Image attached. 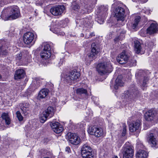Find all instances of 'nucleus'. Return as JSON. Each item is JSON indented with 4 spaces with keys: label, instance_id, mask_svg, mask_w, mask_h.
I'll use <instances>...</instances> for the list:
<instances>
[{
    "label": "nucleus",
    "instance_id": "nucleus-1",
    "mask_svg": "<svg viewBox=\"0 0 158 158\" xmlns=\"http://www.w3.org/2000/svg\"><path fill=\"white\" fill-rule=\"evenodd\" d=\"M20 15L19 8L16 6L8 7L3 10L1 15L5 20H11L17 19Z\"/></svg>",
    "mask_w": 158,
    "mask_h": 158
},
{
    "label": "nucleus",
    "instance_id": "nucleus-2",
    "mask_svg": "<svg viewBox=\"0 0 158 158\" xmlns=\"http://www.w3.org/2000/svg\"><path fill=\"white\" fill-rule=\"evenodd\" d=\"M113 70L112 65L110 61L101 62L97 65L96 70L99 74L103 75L107 73H110Z\"/></svg>",
    "mask_w": 158,
    "mask_h": 158
},
{
    "label": "nucleus",
    "instance_id": "nucleus-3",
    "mask_svg": "<svg viewBox=\"0 0 158 158\" xmlns=\"http://www.w3.org/2000/svg\"><path fill=\"white\" fill-rule=\"evenodd\" d=\"M42 51L40 53V56L43 60L48 59L51 56V47L50 45L47 43L42 44Z\"/></svg>",
    "mask_w": 158,
    "mask_h": 158
},
{
    "label": "nucleus",
    "instance_id": "nucleus-4",
    "mask_svg": "<svg viewBox=\"0 0 158 158\" xmlns=\"http://www.w3.org/2000/svg\"><path fill=\"white\" fill-rule=\"evenodd\" d=\"M54 114V110L53 107L49 106L43 112L40 118V122L44 123L47 120L52 117Z\"/></svg>",
    "mask_w": 158,
    "mask_h": 158
},
{
    "label": "nucleus",
    "instance_id": "nucleus-5",
    "mask_svg": "<svg viewBox=\"0 0 158 158\" xmlns=\"http://www.w3.org/2000/svg\"><path fill=\"white\" fill-rule=\"evenodd\" d=\"M130 56V54L128 52L123 51L117 57V61L121 64L126 63L127 62Z\"/></svg>",
    "mask_w": 158,
    "mask_h": 158
},
{
    "label": "nucleus",
    "instance_id": "nucleus-6",
    "mask_svg": "<svg viewBox=\"0 0 158 158\" xmlns=\"http://www.w3.org/2000/svg\"><path fill=\"white\" fill-rule=\"evenodd\" d=\"M63 5H57L52 6L50 9V12L53 15H61L65 9Z\"/></svg>",
    "mask_w": 158,
    "mask_h": 158
},
{
    "label": "nucleus",
    "instance_id": "nucleus-7",
    "mask_svg": "<svg viewBox=\"0 0 158 158\" xmlns=\"http://www.w3.org/2000/svg\"><path fill=\"white\" fill-rule=\"evenodd\" d=\"M66 137L70 142L74 145H77L80 142V137L75 133L69 132L67 135Z\"/></svg>",
    "mask_w": 158,
    "mask_h": 158
},
{
    "label": "nucleus",
    "instance_id": "nucleus-8",
    "mask_svg": "<svg viewBox=\"0 0 158 158\" xmlns=\"http://www.w3.org/2000/svg\"><path fill=\"white\" fill-rule=\"evenodd\" d=\"M108 10L107 6H101L99 7V10L98 12L99 16L102 17V19L100 20V17H98V22L100 24H102L104 20L107 15V11Z\"/></svg>",
    "mask_w": 158,
    "mask_h": 158
},
{
    "label": "nucleus",
    "instance_id": "nucleus-9",
    "mask_svg": "<svg viewBox=\"0 0 158 158\" xmlns=\"http://www.w3.org/2000/svg\"><path fill=\"white\" fill-rule=\"evenodd\" d=\"M34 38V35L32 32L30 31L27 32L24 34L23 37V40L26 44H33L35 41Z\"/></svg>",
    "mask_w": 158,
    "mask_h": 158
},
{
    "label": "nucleus",
    "instance_id": "nucleus-10",
    "mask_svg": "<svg viewBox=\"0 0 158 158\" xmlns=\"http://www.w3.org/2000/svg\"><path fill=\"white\" fill-rule=\"evenodd\" d=\"M80 76L79 73L76 70H72L64 76V78L68 81H74L78 79Z\"/></svg>",
    "mask_w": 158,
    "mask_h": 158
},
{
    "label": "nucleus",
    "instance_id": "nucleus-11",
    "mask_svg": "<svg viewBox=\"0 0 158 158\" xmlns=\"http://www.w3.org/2000/svg\"><path fill=\"white\" fill-rule=\"evenodd\" d=\"M88 131L89 134L94 135L97 137H100L103 134L102 129L97 127L95 126L89 127Z\"/></svg>",
    "mask_w": 158,
    "mask_h": 158
},
{
    "label": "nucleus",
    "instance_id": "nucleus-12",
    "mask_svg": "<svg viewBox=\"0 0 158 158\" xmlns=\"http://www.w3.org/2000/svg\"><path fill=\"white\" fill-rule=\"evenodd\" d=\"M123 158H132L134 155L133 147L130 146L124 147L122 152Z\"/></svg>",
    "mask_w": 158,
    "mask_h": 158
},
{
    "label": "nucleus",
    "instance_id": "nucleus-13",
    "mask_svg": "<svg viewBox=\"0 0 158 158\" xmlns=\"http://www.w3.org/2000/svg\"><path fill=\"white\" fill-rule=\"evenodd\" d=\"M91 48L92 49L90 53L88 55V58L90 62L96 57L98 52V46L95 43L92 44Z\"/></svg>",
    "mask_w": 158,
    "mask_h": 158
},
{
    "label": "nucleus",
    "instance_id": "nucleus-14",
    "mask_svg": "<svg viewBox=\"0 0 158 158\" xmlns=\"http://www.w3.org/2000/svg\"><path fill=\"white\" fill-rule=\"evenodd\" d=\"M115 15L117 18L118 20H121L122 21L124 20L125 15V10L124 9L118 6L115 11Z\"/></svg>",
    "mask_w": 158,
    "mask_h": 158
},
{
    "label": "nucleus",
    "instance_id": "nucleus-15",
    "mask_svg": "<svg viewBox=\"0 0 158 158\" xmlns=\"http://www.w3.org/2000/svg\"><path fill=\"white\" fill-rule=\"evenodd\" d=\"M135 77L138 79H143L142 85L145 87L148 82L149 78L147 76H145L144 72L139 71L135 74Z\"/></svg>",
    "mask_w": 158,
    "mask_h": 158
},
{
    "label": "nucleus",
    "instance_id": "nucleus-16",
    "mask_svg": "<svg viewBox=\"0 0 158 158\" xmlns=\"http://www.w3.org/2000/svg\"><path fill=\"white\" fill-rule=\"evenodd\" d=\"M144 116L146 120L148 121L156 119L158 117L157 113L152 110H149L145 113Z\"/></svg>",
    "mask_w": 158,
    "mask_h": 158
},
{
    "label": "nucleus",
    "instance_id": "nucleus-17",
    "mask_svg": "<svg viewBox=\"0 0 158 158\" xmlns=\"http://www.w3.org/2000/svg\"><path fill=\"white\" fill-rule=\"evenodd\" d=\"M50 125L54 131L57 134L60 133L63 131L62 126L58 122H51Z\"/></svg>",
    "mask_w": 158,
    "mask_h": 158
},
{
    "label": "nucleus",
    "instance_id": "nucleus-18",
    "mask_svg": "<svg viewBox=\"0 0 158 158\" xmlns=\"http://www.w3.org/2000/svg\"><path fill=\"white\" fill-rule=\"evenodd\" d=\"M140 121L139 120H137L130 124L129 130L131 132H134L136 130H139L140 128Z\"/></svg>",
    "mask_w": 158,
    "mask_h": 158
},
{
    "label": "nucleus",
    "instance_id": "nucleus-19",
    "mask_svg": "<svg viewBox=\"0 0 158 158\" xmlns=\"http://www.w3.org/2000/svg\"><path fill=\"white\" fill-rule=\"evenodd\" d=\"M148 141L152 147H155L157 145V140L156 137L153 133L150 134L148 136Z\"/></svg>",
    "mask_w": 158,
    "mask_h": 158
},
{
    "label": "nucleus",
    "instance_id": "nucleus-20",
    "mask_svg": "<svg viewBox=\"0 0 158 158\" xmlns=\"http://www.w3.org/2000/svg\"><path fill=\"white\" fill-rule=\"evenodd\" d=\"M19 106L24 115L25 116H27L29 112V104L27 103H20L19 104Z\"/></svg>",
    "mask_w": 158,
    "mask_h": 158
},
{
    "label": "nucleus",
    "instance_id": "nucleus-21",
    "mask_svg": "<svg viewBox=\"0 0 158 158\" xmlns=\"http://www.w3.org/2000/svg\"><path fill=\"white\" fill-rule=\"evenodd\" d=\"M25 76V72L23 69H19L17 70L15 72L14 78L15 80L23 78Z\"/></svg>",
    "mask_w": 158,
    "mask_h": 158
},
{
    "label": "nucleus",
    "instance_id": "nucleus-22",
    "mask_svg": "<svg viewBox=\"0 0 158 158\" xmlns=\"http://www.w3.org/2000/svg\"><path fill=\"white\" fill-rule=\"evenodd\" d=\"M158 30L157 24L154 23H152L150 27L147 29V33L150 34H153Z\"/></svg>",
    "mask_w": 158,
    "mask_h": 158
},
{
    "label": "nucleus",
    "instance_id": "nucleus-23",
    "mask_svg": "<svg viewBox=\"0 0 158 158\" xmlns=\"http://www.w3.org/2000/svg\"><path fill=\"white\" fill-rule=\"evenodd\" d=\"M148 156V153L144 150H139L136 154V158H147Z\"/></svg>",
    "mask_w": 158,
    "mask_h": 158
},
{
    "label": "nucleus",
    "instance_id": "nucleus-24",
    "mask_svg": "<svg viewBox=\"0 0 158 158\" xmlns=\"http://www.w3.org/2000/svg\"><path fill=\"white\" fill-rule=\"evenodd\" d=\"M92 7L90 5L86 4L84 6V7H81V11L80 12L82 14L89 13L92 11Z\"/></svg>",
    "mask_w": 158,
    "mask_h": 158
},
{
    "label": "nucleus",
    "instance_id": "nucleus-25",
    "mask_svg": "<svg viewBox=\"0 0 158 158\" xmlns=\"http://www.w3.org/2000/svg\"><path fill=\"white\" fill-rule=\"evenodd\" d=\"M81 154L83 153H89L92 152L91 147L87 144H84L81 149Z\"/></svg>",
    "mask_w": 158,
    "mask_h": 158
},
{
    "label": "nucleus",
    "instance_id": "nucleus-26",
    "mask_svg": "<svg viewBox=\"0 0 158 158\" xmlns=\"http://www.w3.org/2000/svg\"><path fill=\"white\" fill-rule=\"evenodd\" d=\"M123 82L121 80V76H119L116 79L114 88L115 89H117L119 86H123Z\"/></svg>",
    "mask_w": 158,
    "mask_h": 158
},
{
    "label": "nucleus",
    "instance_id": "nucleus-27",
    "mask_svg": "<svg viewBox=\"0 0 158 158\" xmlns=\"http://www.w3.org/2000/svg\"><path fill=\"white\" fill-rule=\"evenodd\" d=\"M49 90L47 89H41L39 92L38 97L39 98L43 99L45 98L48 94Z\"/></svg>",
    "mask_w": 158,
    "mask_h": 158
},
{
    "label": "nucleus",
    "instance_id": "nucleus-28",
    "mask_svg": "<svg viewBox=\"0 0 158 158\" xmlns=\"http://www.w3.org/2000/svg\"><path fill=\"white\" fill-rule=\"evenodd\" d=\"M141 49V47L140 43L138 40L135 41H134V50L135 52L137 54L139 53Z\"/></svg>",
    "mask_w": 158,
    "mask_h": 158
},
{
    "label": "nucleus",
    "instance_id": "nucleus-29",
    "mask_svg": "<svg viewBox=\"0 0 158 158\" xmlns=\"http://www.w3.org/2000/svg\"><path fill=\"white\" fill-rule=\"evenodd\" d=\"M2 117L3 120H5L6 125H9L10 124V119L8 113H3L2 115Z\"/></svg>",
    "mask_w": 158,
    "mask_h": 158
},
{
    "label": "nucleus",
    "instance_id": "nucleus-30",
    "mask_svg": "<svg viewBox=\"0 0 158 158\" xmlns=\"http://www.w3.org/2000/svg\"><path fill=\"white\" fill-rule=\"evenodd\" d=\"M8 46L7 44H5V45H3L0 48V54L3 56H6L8 54V52L7 49Z\"/></svg>",
    "mask_w": 158,
    "mask_h": 158
},
{
    "label": "nucleus",
    "instance_id": "nucleus-31",
    "mask_svg": "<svg viewBox=\"0 0 158 158\" xmlns=\"http://www.w3.org/2000/svg\"><path fill=\"white\" fill-rule=\"evenodd\" d=\"M140 17L139 16H136L135 17L132 26V27L133 29H135L136 27L140 21Z\"/></svg>",
    "mask_w": 158,
    "mask_h": 158
},
{
    "label": "nucleus",
    "instance_id": "nucleus-32",
    "mask_svg": "<svg viewBox=\"0 0 158 158\" xmlns=\"http://www.w3.org/2000/svg\"><path fill=\"white\" fill-rule=\"evenodd\" d=\"M51 30L54 33L57 34L58 35H63L64 33L63 32H60V30L57 28L53 27V28H50Z\"/></svg>",
    "mask_w": 158,
    "mask_h": 158
},
{
    "label": "nucleus",
    "instance_id": "nucleus-33",
    "mask_svg": "<svg viewBox=\"0 0 158 158\" xmlns=\"http://www.w3.org/2000/svg\"><path fill=\"white\" fill-rule=\"evenodd\" d=\"M40 80L37 78H35L33 80L32 83V85L34 86L35 88H38L40 85Z\"/></svg>",
    "mask_w": 158,
    "mask_h": 158
},
{
    "label": "nucleus",
    "instance_id": "nucleus-34",
    "mask_svg": "<svg viewBox=\"0 0 158 158\" xmlns=\"http://www.w3.org/2000/svg\"><path fill=\"white\" fill-rule=\"evenodd\" d=\"M26 56L24 55V52H20L16 55V59L18 61H20L21 59L26 57Z\"/></svg>",
    "mask_w": 158,
    "mask_h": 158
},
{
    "label": "nucleus",
    "instance_id": "nucleus-35",
    "mask_svg": "<svg viewBox=\"0 0 158 158\" xmlns=\"http://www.w3.org/2000/svg\"><path fill=\"white\" fill-rule=\"evenodd\" d=\"M76 91L77 93L78 94H86L87 93V90L83 88H78L76 89Z\"/></svg>",
    "mask_w": 158,
    "mask_h": 158
},
{
    "label": "nucleus",
    "instance_id": "nucleus-36",
    "mask_svg": "<svg viewBox=\"0 0 158 158\" xmlns=\"http://www.w3.org/2000/svg\"><path fill=\"white\" fill-rule=\"evenodd\" d=\"M83 158H94V155L92 153V152L89 153H83L81 154Z\"/></svg>",
    "mask_w": 158,
    "mask_h": 158
},
{
    "label": "nucleus",
    "instance_id": "nucleus-37",
    "mask_svg": "<svg viewBox=\"0 0 158 158\" xmlns=\"http://www.w3.org/2000/svg\"><path fill=\"white\" fill-rule=\"evenodd\" d=\"M123 34H121V35L119 36H118L116 37L114 40V42L117 43L119 41V40H122L123 38Z\"/></svg>",
    "mask_w": 158,
    "mask_h": 158
},
{
    "label": "nucleus",
    "instance_id": "nucleus-38",
    "mask_svg": "<svg viewBox=\"0 0 158 158\" xmlns=\"http://www.w3.org/2000/svg\"><path fill=\"white\" fill-rule=\"evenodd\" d=\"M17 117L19 121H22L23 119V117L21 114L20 111H17L16 112Z\"/></svg>",
    "mask_w": 158,
    "mask_h": 158
},
{
    "label": "nucleus",
    "instance_id": "nucleus-39",
    "mask_svg": "<svg viewBox=\"0 0 158 158\" xmlns=\"http://www.w3.org/2000/svg\"><path fill=\"white\" fill-rule=\"evenodd\" d=\"M72 7L73 9L76 10L80 7L79 5L76 2H74L72 3Z\"/></svg>",
    "mask_w": 158,
    "mask_h": 158
},
{
    "label": "nucleus",
    "instance_id": "nucleus-40",
    "mask_svg": "<svg viewBox=\"0 0 158 158\" xmlns=\"http://www.w3.org/2000/svg\"><path fill=\"white\" fill-rule=\"evenodd\" d=\"M95 35V33L94 32H92L90 33H86L85 35V37L86 39H88L91 38L92 37Z\"/></svg>",
    "mask_w": 158,
    "mask_h": 158
},
{
    "label": "nucleus",
    "instance_id": "nucleus-41",
    "mask_svg": "<svg viewBox=\"0 0 158 158\" xmlns=\"http://www.w3.org/2000/svg\"><path fill=\"white\" fill-rule=\"evenodd\" d=\"M123 132L122 133V135L123 136H124L126 134V132H127V129L126 127L127 126L125 124H123Z\"/></svg>",
    "mask_w": 158,
    "mask_h": 158
},
{
    "label": "nucleus",
    "instance_id": "nucleus-42",
    "mask_svg": "<svg viewBox=\"0 0 158 158\" xmlns=\"http://www.w3.org/2000/svg\"><path fill=\"white\" fill-rule=\"evenodd\" d=\"M125 97L126 98H131L132 96H133V94L131 93V91H128L126 92V93L125 94Z\"/></svg>",
    "mask_w": 158,
    "mask_h": 158
},
{
    "label": "nucleus",
    "instance_id": "nucleus-43",
    "mask_svg": "<svg viewBox=\"0 0 158 158\" xmlns=\"http://www.w3.org/2000/svg\"><path fill=\"white\" fill-rule=\"evenodd\" d=\"M136 61L135 60H131V65L132 66H135L136 64Z\"/></svg>",
    "mask_w": 158,
    "mask_h": 158
},
{
    "label": "nucleus",
    "instance_id": "nucleus-44",
    "mask_svg": "<svg viewBox=\"0 0 158 158\" xmlns=\"http://www.w3.org/2000/svg\"><path fill=\"white\" fill-rule=\"evenodd\" d=\"M65 151L69 153L70 151V148L69 147H67L65 148Z\"/></svg>",
    "mask_w": 158,
    "mask_h": 158
},
{
    "label": "nucleus",
    "instance_id": "nucleus-45",
    "mask_svg": "<svg viewBox=\"0 0 158 158\" xmlns=\"http://www.w3.org/2000/svg\"><path fill=\"white\" fill-rule=\"evenodd\" d=\"M64 60L63 59H60V62L59 63V64L60 65L61 64H63V63L64 62Z\"/></svg>",
    "mask_w": 158,
    "mask_h": 158
},
{
    "label": "nucleus",
    "instance_id": "nucleus-46",
    "mask_svg": "<svg viewBox=\"0 0 158 158\" xmlns=\"http://www.w3.org/2000/svg\"><path fill=\"white\" fill-rule=\"evenodd\" d=\"M117 4V3H114V4H112V6H113V7H114L115 6V5H116V4Z\"/></svg>",
    "mask_w": 158,
    "mask_h": 158
},
{
    "label": "nucleus",
    "instance_id": "nucleus-47",
    "mask_svg": "<svg viewBox=\"0 0 158 158\" xmlns=\"http://www.w3.org/2000/svg\"><path fill=\"white\" fill-rule=\"evenodd\" d=\"M113 158H118V157L116 156H114V157H113Z\"/></svg>",
    "mask_w": 158,
    "mask_h": 158
},
{
    "label": "nucleus",
    "instance_id": "nucleus-48",
    "mask_svg": "<svg viewBox=\"0 0 158 158\" xmlns=\"http://www.w3.org/2000/svg\"><path fill=\"white\" fill-rule=\"evenodd\" d=\"M81 36H84V34H81Z\"/></svg>",
    "mask_w": 158,
    "mask_h": 158
},
{
    "label": "nucleus",
    "instance_id": "nucleus-49",
    "mask_svg": "<svg viewBox=\"0 0 158 158\" xmlns=\"http://www.w3.org/2000/svg\"><path fill=\"white\" fill-rule=\"evenodd\" d=\"M1 78H2V76H1V75L0 74V79H1Z\"/></svg>",
    "mask_w": 158,
    "mask_h": 158
}]
</instances>
